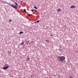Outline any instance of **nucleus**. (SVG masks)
<instances>
[{
	"instance_id": "nucleus-14",
	"label": "nucleus",
	"mask_w": 78,
	"mask_h": 78,
	"mask_svg": "<svg viewBox=\"0 0 78 78\" xmlns=\"http://www.w3.org/2000/svg\"><path fill=\"white\" fill-rule=\"evenodd\" d=\"M11 21H12V20H9V22H11Z\"/></svg>"
},
{
	"instance_id": "nucleus-11",
	"label": "nucleus",
	"mask_w": 78,
	"mask_h": 78,
	"mask_svg": "<svg viewBox=\"0 0 78 78\" xmlns=\"http://www.w3.org/2000/svg\"><path fill=\"white\" fill-rule=\"evenodd\" d=\"M15 5H16V6H17V5H18L17 3V2H15Z\"/></svg>"
},
{
	"instance_id": "nucleus-19",
	"label": "nucleus",
	"mask_w": 78,
	"mask_h": 78,
	"mask_svg": "<svg viewBox=\"0 0 78 78\" xmlns=\"http://www.w3.org/2000/svg\"><path fill=\"white\" fill-rule=\"evenodd\" d=\"M51 36H53V35H51Z\"/></svg>"
},
{
	"instance_id": "nucleus-16",
	"label": "nucleus",
	"mask_w": 78,
	"mask_h": 78,
	"mask_svg": "<svg viewBox=\"0 0 78 78\" xmlns=\"http://www.w3.org/2000/svg\"><path fill=\"white\" fill-rule=\"evenodd\" d=\"M28 16L29 17H30V14H28Z\"/></svg>"
},
{
	"instance_id": "nucleus-9",
	"label": "nucleus",
	"mask_w": 78,
	"mask_h": 78,
	"mask_svg": "<svg viewBox=\"0 0 78 78\" xmlns=\"http://www.w3.org/2000/svg\"><path fill=\"white\" fill-rule=\"evenodd\" d=\"M39 20H38L37 22H34V23H38V22H39Z\"/></svg>"
},
{
	"instance_id": "nucleus-22",
	"label": "nucleus",
	"mask_w": 78,
	"mask_h": 78,
	"mask_svg": "<svg viewBox=\"0 0 78 78\" xmlns=\"http://www.w3.org/2000/svg\"><path fill=\"white\" fill-rule=\"evenodd\" d=\"M6 66V65H4V66Z\"/></svg>"
},
{
	"instance_id": "nucleus-6",
	"label": "nucleus",
	"mask_w": 78,
	"mask_h": 78,
	"mask_svg": "<svg viewBox=\"0 0 78 78\" xmlns=\"http://www.w3.org/2000/svg\"><path fill=\"white\" fill-rule=\"evenodd\" d=\"M30 58L29 57H28L27 58V59H26V61H28V60H30Z\"/></svg>"
},
{
	"instance_id": "nucleus-4",
	"label": "nucleus",
	"mask_w": 78,
	"mask_h": 78,
	"mask_svg": "<svg viewBox=\"0 0 78 78\" xmlns=\"http://www.w3.org/2000/svg\"><path fill=\"white\" fill-rule=\"evenodd\" d=\"M57 11L58 12H59V11H61V9H58L57 10Z\"/></svg>"
},
{
	"instance_id": "nucleus-3",
	"label": "nucleus",
	"mask_w": 78,
	"mask_h": 78,
	"mask_svg": "<svg viewBox=\"0 0 78 78\" xmlns=\"http://www.w3.org/2000/svg\"><path fill=\"white\" fill-rule=\"evenodd\" d=\"M11 6L13 8H14V9H16L17 8V6L14 5H11Z\"/></svg>"
},
{
	"instance_id": "nucleus-7",
	"label": "nucleus",
	"mask_w": 78,
	"mask_h": 78,
	"mask_svg": "<svg viewBox=\"0 0 78 78\" xmlns=\"http://www.w3.org/2000/svg\"><path fill=\"white\" fill-rule=\"evenodd\" d=\"M45 41L47 42V43H49V42H50V41H49V40H46Z\"/></svg>"
},
{
	"instance_id": "nucleus-5",
	"label": "nucleus",
	"mask_w": 78,
	"mask_h": 78,
	"mask_svg": "<svg viewBox=\"0 0 78 78\" xmlns=\"http://www.w3.org/2000/svg\"><path fill=\"white\" fill-rule=\"evenodd\" d=\"M75 8V6L74 5H72L70 7L71 8Z\"/></svg>"
},
{
	"instance_id": "nucleus-18",
	"label": "nucleus",
	"mask_w": 78,
	"mask_h": 78,
	"mask_svg": "<svg viewBox=\"0 0 78 78\" xmlns=\"http://www.w3.org/2000/svg\"><path fill=\"white\" fill-rule=\"evenodd\" d=\"M31 11H32L33 12V11H34V10L32 9V10H31Z\"/></svg>"
},
{
	"instance_id": "nucleus-13",
	"label": "nucleus",
	"mask_w": 78,
	"mask_h": 78,
	"mask_svg": "<svg viewBox=\"0 0 78 78\" xmlns=\"http://www.w3.org/2000/svg\"><path fill=\"white\" fill-rule=\"evenodd\" d=\"M24 12H26V9H24Z\"/></svg>"
},
{
	"instance_id": "nucleus-17",
	"label": "nucleus",
	"mask_w": 78,
	"mask_h": 78,
	"mask_svg": "<svg viewBox=\"0 0 78 78\" xmlns=\"http://www.w3.org/2000/svg\"><path fill=\"white\" fill-rule=\"evenodd\" d=\"M34 11H35V12H37V10H35Z\"/></svg>"
},
{
	"instance_id": "nucleus-10",
	"label": "nucleus",
	"mask_w": 78,
	"mask_h": 78,
	"mask_svg": "<svg viewBox=\"0 0 78 78\" xmlns=\"http://www.w3.org/2000/svg\"><path fill=\"white\" fill-rule=\"evenodd\" d=\"M24 44V42H22L20 44L21 45H23Z\"/></svg>"
},
{
	"instance_id": "nucleus-2",
	"label": "nucleus",
	"mask_w": 78,
	"mask_h": 78,
	"mask_svg": "<svg viewBox=\"0 0 78 78\" xmlns=\"http://www.w3.org/2000/svg\"><path fill=\"white\" fill-rule=\"evenodd\" d=\"M8 68H9V66H8L3 67L2 69H3V70H6V69H8Z\"/></svg>"
},
{
	"instance_id": "nucleus-8",
	"label": "nucleus",
	"mask_w": 78,
	"mask_h": 78,
	"mask_svg": "<svg viewBox=\"0 0 78 78\" xmlns=\"http://www.w3.org/2000/svg\"><path fill=\"white\" fill-rule=\"evenodd\" d=\"M23 32L21 31L19 33L20 34H23Z\"/></svg>"
},
{
	"instance_id": "nucleus-21",
	"label": "nucleus",
	"mask_w": 78,
	"mask_h": 78,
	"mask_svg": "<svg viewBox=\"0 0 78 78\" xmlns=\"http://www.w3.org/2000/svg\"><path fill=\"white\" fill-rule=\"evenodd\" d=\"M6 65H7V66H8V65L7 64H6Z\"/></svg>"
},
{
	"instance_id": "nucleus-1",
	"label": "nucleus",
	"mask_w": 78,
	"mask_h": 78,
	"mask_svg": "<svg viewBox=\"0 0 78 78\" xmlns=\"http://www.w3.org/2000/svg\"><path fill=\"white\" fill-rule=\"evenodd\" d=\"M60 60L61 61V62H62L66 59V58L64 56H61L59 58Z\"/></svg>"
},
{
	"instance_id": "nucleus-20",
	"label": "nucleus",
	"mask_w": 78,
	"mask_h": 78,
	"mask_svg": "<svg viewBox=\"0 0 78 78\" xmlns=\"http://www.w3.org/2000/svg\"><path fill=\"white\" fill-rule=\"evenodd\" d=\"M64 27H66V25H65V26H64Z\"/></svg>"
},
{
	"instance_id": "nucleus-15",
	"label": "nucleus",
	"mask_w": 78,
	"mask_h": 78,
	"mask_svg": "<svg viewBox=\"0 0 78 78\" xmlns=\"http://www.w3.org/2000/svg\"><path fill=\"white\" fill-rule=\"evenodd\" d=\"M69 78H73V77H72V76H70L69 77Z\"/></svg>"
},
{
	"instance_id": "nucleus-23",
	"label": "nucleus",
	"mask_w": 78,
	"mask_h": 78,
	"mask_svg": "<svg viewBox=\"0 0 78 78\" xmlns=\"http://www.w3.org/2000/svg\"><path fill=\"white\" fill-rule=\"evenodd\" d=\"M21 2H22V1L20 3H21Z\"/></svg>"
},
{
	"instance_id": "nucleus-12",
	"label": "nucleus",
	"mask_w": 78,
	"mask_h": 78,
	"mask_svg": "<svg viewBox=\"0 0 78 78\" xmlns=\"http://www.w3.org/2000/svg\"><path fill=\"white\" fill-rule=\"evenodd\" d=\"M34 8H35V9H37V8L36 6H34Z\"/></svg>"
}]
</instances>
